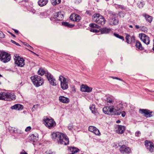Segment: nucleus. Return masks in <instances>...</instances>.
<instances>
[{"instance_id": "obj_49", "label": "nucleus", "mask_w": 154, "mask_h": 154, "mask_svg": "<svg viewBox=\"0 0 154 154\" xmlns=\"http://www.w3.org/2000/svg\"><path fill=\"white\" fill-rule=\"evenodd\" d=\"M121 114L122 116L123 117H124L126 113L125 111H122L121 113Z\"/></svg>"}, {"instance_id": "obj_62", "label": "nucleus", "mask_w": 154, "mask_h": 154, "mask_svg": "<svg viewBox=\"0 0 154 154\" xmlns=\"http://www.w3.org/2000/svg\"><path fill=\"white\" fill-rule=\"evenodd\" d=\"M51 20H52V17H51Z\"/></svg>"}, {"instance_id": "obj_43", "label": "nucleus", "mask_w": 154, "mask_h": 154, "mask_svg": "<svg viewBox=\"0 0 154 154\" xmlns=\"http://www.w3.org/2000/svg\"><path fill=\"white\" fill-rule=\"evenodd\" d=\"M119 16L120 17H123L125 15V13L121 12H119Z\"/></svg>"}, {"instance_id": "obj_8", "label": "nucleus", "mask_w": 154, "mask_h": 154, "mask_svg": "<svg viewBox=\"0 0 154 154\" xmlns=\"http://www.w3.org/2000/svg\"><path fill=\"white\" fill-rule=\"evenodd\" d=\"M119 22L117 15L115 14H112L109 17L108 22L111 25L115 26L117 25Z\"/></svg>"}, {"instance_id": "obj_24", "label": "nucleus", "mask_w": 154, "mask_h": 154, "mask_svg": "<svg viewBox=\"0 0 154 154\" xmlns=\"http://www.w3.org/2000/svg\"><path fill=\"white\" fill-rule=\"evenodd\" d=\"M69 150L70 153L69 154H74L78 152L79 150L74 147H71L69 148Z\"/></svg>"}, {"instance_id": "obj_50", "label": "nucleus", "mask_w": 154, "mask_h": 154, "mask_svg": "<svg viewBox=\"0 0 154 154\" xmlns=\"http://www.w3.org/2000/svg\"><path fill=\"white\" fill-rule=\"evenodd\" d=\"M20 154H28L24 150H23L22 151V152H20Z\"/></svg>"}, {"instance_id": "obj_34", "label": "nucleus", "mask_w": 154, "mask_h": 154, "mask_svg": "<svg viewBox=\"0 0 154 154\" xmlns=\"http://www.w3.org/2000/svg\"><path fill=\"white\" fill-rule=\"evenodd\" d=\"M89 26L91 27L99 28V26L98 25L94 23H91L89 24Z\"/></svg>"}, {"instance_id": "obj_54", "label": "nucleus", "mask_w": 154, "mask_h": 154, "mask_svg": "<svg viewBox=\"0 0 154 154\" xmlns=\"http://www.w3.org/2000/svg\"><path fill=\"white\" fill-rule=\"evenodd\" d=\"M29 51L31 52L32 53H33V54H34L36 56H38V54H36L35 53V52H33V51H31V50H29Z\"/></svg>"}, {"instance_id": "obj_28", "label": "nucleus", "mask_w": 154, "mask_h": 154, "mask_svg": "<svg viewBox=\"0 0 154 154\" xmlns=\"http://www.w3.org/2000/svg\"><path fill=\"white\" fill-rule=\"evenodd\" d=\"M135 46L138 49L143 50L144 48L143 47L141 42L139 41H136V42Z\"/></svg>"}, {"instance_id": "obj_27", "label": "nucleus", "mask_w": 154, "mask_h": 154, "mask_svg": "<svg viewBox=\"0 0 154 154\" xmlns=\"http://www.w3.org/2000/svg\"><path fill=\"white\" fill-rule=\"evenodd\" d=\"M48 2V0H38V4L40 6L43 7L46 5Z\"/></svg>"}, {"instance_id": "obj_32", "label": "nucleus", "mask_w": 154, "mask_h": 154, "mask_svg": "<svg viewBox=\"0 0 154 154\" xmlns=\"http://www.w3.org/2000/svg\"><path fill=\"white\" fill-rule=\"evenodd\" d=\"M61 1V0H52L51 3L53 5H55L57 4L60 3Z\"/></svg>"}, {"instance_id": "obj_9", "label": "nucleus", "mask_w": 154, "mask_h": 154, "mask_svg": "<svg viewBox=\"0 0 154 154\" xmlns=\"http://www.w3.org/2000/svg\"><path fill=\"white\" fill-rule=\"evenodd\" d=\"M14 58L15 64L18 66L23 67L25 64L24 59L17 54L14 55Z\"/></svg>"}, {"instance_id": "obj_55", "label": "nucleus", "mask_w": 154, "mask_h": 154, "mask_svg": "<svg viewBox=\"0 0 154 154\" xmlns=\"http://www.w3.org/2000/svg\"><path fill=\"white\" fill-rule=\"evenodd\" d=\"M112 78L113 79H118V80H121L120 78H119L117 77H112Z\"/></svg>"}, {"instance_id": "obj_20", "label": "nucleus", "mask_w": 154, "mask_h": 154, "mask_svg": "<svg viewBox=\"0 0 154 154\" xmlns=\"http://www.w3.org/2000/svg\"><path fill=\"white\" fill-rule=\"evenodd\" d=\"M90 109L91 111L96 116L98 115L99 114V113L98 112L97 109L95 107V106L94 104H92L90 106Z\"/></svg>"}, {"instance_id": "obj_13", "label": "nucleus", "mask_w": 154, "mask_h": 154, "mask_svg": "<svg viewBox=\"0 0 154 154\" xmlns=\"http://www.w3.org/2000/svg\"><path fill=\"white\" fill-rule=\"evenodd\" d=\"M139 37L142 41L147 45L149 44L150 40L149 37L144 33H140Z\"/></svg>"}, {"instance_id": "obj_44", "label": "nucleus", "mask_w": 154, "mask_h": 154, "mask_svg": "<svg viewBox=\"0 0 154 154\" xmlns=\"http://www.w3.org/2000/svg\"><path fill=\"white\" fill-rule=\"evenodd\" d=\"M25 45H26L29 49L32 50H33V48L32 47L29 45V44H26Z\"/></svg>"}, {"instance_id": "obj_36", "label": "nucleus", "mask_w": 154, "mask_h": 154, "mask_svg": "<svg viewBox=\"0 0 154 154\" xmlns=\"http://www.w3.org/2000/svg\"><path fill=\"white\" fill-rule=\"evenodd\" d=\"M114 35L117 38H118L121 39L123 41L124 40V37L121 35H119V34L117 33H114Z\"/></svg>"}, {"instance_id": "obj_6", "label": "nucleus", "mask_w": 154, "mask_h": 154, "mask_svg": "<svg viewBox=\"0 0 154 154\" xmlns=\"http://www.w3.org/2000/svg\"><path fill=\"white\" fill-rule=\"evenodd\" d=\"M43 121V123L49 129L54 128L56 125L55 122L51 118L45 117Z\"/></svg>"}, {"instance_id": "obj_30", "label": "nucleus", "mask_w": 154, "mask_h": 154, "mask_svg": "<svg viewBox=\"0 0 154 154\" xmlns=\"http://www.w3.org/2000/svg\"><path fill=\"white\" fill-rule=\"evenodd\" d=\"M133 37H131L130 35L126 34L125 37L126 41V42L130 44L132 42Z\"/></svg>"}, {"instance_id": "obj_48", "label": "nucleus", "mask_w": 154, "mask_h": 154, "mask_svg": "<svg viewBox=\"0 0 154 154\" xmlns=\"http://www.w3.org/2000/svg\"><path fill=\"white\" fill-rule=\"evenodd\" d=\"M140 133L139 131H138L135 133V134L136 136H139Z\"/></svg>"}, {"instance_id": "obj_29", "label": "nucleus", "mask_w": 154, "mask_h": 154, "mask_svg": "<svg viewBox=\"0 0 154 154\" xmlns=\"http://www.w3.org/2000/svg\"><path fill=\"white\" fill-rule=\"evenodd\" d=\"M100 31L102 34H106L109 32L111 31V29L110 28L105 27L101 29Z\"/></svg>"}, {"instance_id": "obj_45", "label": "nucleus", "mask_w": 154, "mask_h": 154, "mask_svg": "<svg viewBox=\"0 0 154 154\" xmlns=\"http://www.w3.org/2000/svg\"><path fill=\"white\" fill-rule=\"evenodd\" d=\"M86 13L87 14L91 16V11L89 10L87 11L86 12Z\"/></svg>"}, {"instance_id": "obj_42", "label": "nucleus", "mask_w": 154, "mask_h": 154, "mask_svg": "<svg viewBox=\"0 0 154 154\" xmlns=\"http://www.w3.org/2000/svg\"><path fill=\"white\" fill-rule=\"evenodd\" d=\"M74 2L75 4H78L81 2V0H74Z\"/></svg>"}, {"instance_id": "obj_53", "label": "nucleus", "mask_w": 154, "mask_h": 154, "mask_svg": "<svg viewBox=\"0 0 154 154\" xmlns=\"http://www.w3.org/2000/svg\"><path fill=\"white\" fill-rule=\"evenodd\" d=\"M46 153L47 154H53L52 152L50 151H47Z\"/></svg>"}, {"instance_id": "obj_47", "label": "nucleus", "mask_w": 154, "mask_h": 154, "mask_svg": "<svg viewBox=\"0 0 154 154\" xmlns=\"http://www.w3.org/2000/svg\"><path fill=\"white\" fill-rule=\"evenodd\" d=\"M11 42L13 43L14 44H16V45L18 46H20V45L18 43H17L15 41L13 40H11Z\"/></svg>"}, {"instance_id": "obj_60", "label": "nucleus", "mask_w": 154, "mask_h": 154, "mask_svg": "<svg viewBox=\"0 0 154 154\" xmlns=\"http://www.w3.org/2000/svg\"><path fill=\"white\" fill-rule=\"evenodd\" d=\"M129 27H130L131 28H133V26L132 25H129Z\"/></svg>"}, {"instance_id": "obj_57", "label": "nucleus", "mask_w": 154, "mask_h": 154, "mask_svg": "<svg viewBox=\"0 0 154 154\" xmlns=\"http://www.w3.org/2000/svg\"><path fill=\"white\" fill-rule=\"evenodd\" d=\"M9 32V33H10V34L12 36H13V37H16L15 35H14V34H13V33H12L10 32Z\"/></svg>"}, {"instance_id": "obj_2", "label": "nucleus", "mask_w": 154, "mask_h": 154, "mask_svg": "<svg viewBox=\"0 0 154 154\" xmlns=\"http://www.w3.org/2000/svg\"><path fill=\"white\" fill-rule=\"evenodd\" d=\"M103 110L104 113L109 115L120 114V112H118V110L114 107V106H105L103 108Z\"/></svg>"}, {"instance_id": "obj_33", "label": "nucleus", "mask_w": 154, "mask_h": 154, "mask_svg": "<svg viewBox=\"0 0 154 154\" xmlns=\"http://www.w3.org/2000/svg\"><path fill=\"white\" fill-rule=\"evenodd\" d=\"M9 131L11 132L16 133L17 128L13 127H10L9 128Z\"/></svg>"}, {"instance_id": "obj_38", "label": "nucleus", "mask_w": 154, "mask_h": 154, "mask_svg": "<svg viewBox=\"0 0 154 154\" xmlns=\"http://www.w3.org/2000/svg\"><path fill=\"white\" fill-rule=\"evenodd\" d=\"M141 30L143 31L144 32H147L148 29L145 26H142L140 27Z\"/></svg>"}, {"instance_id": "obj_41", "label": "nucleus", "mask_w": 154, "mask_h": 154, "mask_svg": "<svg viewBox=\"0 0 154 154\" xmlns=\"http://www.w3.org/2000/svg\"><path fill=\"white\" fill-rule=\"evenodd\" d=\"M31 129V128L30 126H28L26 127L25 130V131L26 132H28L30 131Z\"/></svg>"}, {"instance_id": "obj_1", "label": "nucleus", "mask_w": 154, "mask_h": 154, "mask_svg": "<svg viewBox=\"0 0 154 154\" xmlns=\"http://www.w3.org/2000/svg\"><path fill=\"white\" fill-rule=\"evenodd\" d=\"M51 136L52 139H57L59 143L65 145L69 144V138L63 134L59 132H54L51 134Z\"/></svg>"}, {"instance_id": "obj_15", "label": "nucleus", "mask_w": 154, "mask_h": 154, "mask_svg": "<svg viewBox=\"0 0 154 154\" xmlns=\"http://www.w3.org/2000/svg\"><path fill=\"white\" fill-rule=\"evenodd\" d=\"M89 131L93 133L96 135L99 136L101 134L99 130L94 126H91L88 127Z\"/></svg>"}, {"instance_id": "obj_58", "label": "nucleus", "mask_w": 154, "mask_h": 154, "mask_svg": "<svg viewBox=\"0 0 154 154\" xmlns=\"http://www.w3.org/2000/svg\"><path fill=\"white\" fill-rule=\"evenodd\" d=\"M120 122L121 121L120 120H118L116 121V123H120Z\"/></svg>"}, {"instance_id": "obj_56", "label": "nucleus", "mask_w": 154, "mask_h": 154, "mask_svg": "<svg viewBox=\"0 0 154 154\" xmlns=\"http://www.w3.org/2000/svg\"><path fill=\"white\" fill-rule=\"evenodd\" d=\"M135 27L136 29H138L140 28V27L138 25H136L135 26Z\"/></svg>"}, {"instance_id": "obj_35", "label": "nucleus", "mask_w": 154, "mask_h": 154, "mask_svg": "<svg viewBox=\"0 0 154 154\" xmlns=\"http://www.w3.org/2000/svg\"><path fill=\"white\" fill-rule=\"evenodd\" d=\"M63 24L65 26H68L69 27H72L74 26V25H71L69 23L66 22L63 23Z\"/></svg>"}, {"instance_id": "obj_7", "label": "nucleus", "mask_w": 154, "mask_h": 154, "mask_svg": "<svg viewBox=\"0 0 154 154\" xmlns=\"http://www.w3.org/2000/svg\"><path fill=\"white\" fill-rule=\"evenodd\" d=\"M59 80L60 82V86L63 90H66L68 87L69 79L62 75L59 77Z\"/></svg>"}, {"instance_id": "obj_10", "label": "nucleus", "mask_w": 154, "mask_h": 154, "mask_svg": "<svg viewBox=\"0 0 154 154\" xmlns=\"http://www.w3.org/2000/svg\"><path fill=\"white\" fill-rule=\"evenodd\" d=\"M10 55L4 52H0V59L4 63L9 61L11 59Z\"/></svg>"}, {"instance_id": "obj_3", "label": "nucleus", "mask_w": 154, "mask_h": 154, "mask_svg": "<svg viewBox=\"0 0 154 154\" xmlns=\"http://www.w3.org/2000/svg\"><path fill=\"white\" fill-rule=\"evenodd\" d=\"M92 19L94 22L101 25H103L105 23L106 20L104 17L99 13L93 14Z\"/></svg>"}, {"instance_id": "obj_25", "label": "nucleus", "mask_w": 154, "mask_h": 154, "mask_svg": "<svg viewBox=\"0 0 154 154\" xmlns=\"http://www.w3.org/2000/svg\"><path fill=\"white\" fill-rule=\"evenodd\" d=\"M62 16L61 12H59L54 14V17L57 20H62Z\"/></svg>"}, {"instance_id": "obj_52", "label": "nucleus", "mask_w": 154, "mask_h": 154, "mask_svg": "<svg viewBox=\"0 0 154 154\" xmlns=\"http://www.w3.org/2000/svg\"><path fill=\"white\" fill-rule=\"evenodd\" d=\"M13 29L14 30V31L17 34H18V33L19 31L18 30L14 29Z\"/></svg>"}, {"instance_id": "obj_11", "label": "nucleus", "mask_w": 154, "mask_h": 154, "mask_svg": "<svg viewBox=\"0 0 154 154\" xmlns=\"http://www.w3.org/2000/svg\"><path fill=\"white\" fill-rule=\"evenodd\" d=\"M119 150L122 154H129L131 152L130 148L126 146L125 145L120 146Z\"/></svg>"}, {"instance_id": "obj_26", "label": "nucleus", "mask_w": 154, "mask_h": 154, "mask_svg": "<svg viewBox=\"0 0 154 154\" xmlns=\"http://www.w3.org/2000/svg\"><path fill=\"white\" fill-rule=\"evenodd\" d=\"M38 139V135L37 134H32L30 136V139L33 142H35Z\"/></svg>"}, {"instance_id": "obj_17", "label": "nucleus", "mask_w": 154, "mask_h": 154, "mask_svg": "<svg viewBox=\"0 0 154 154\" xmlns=\"http://www.w3.org/2000/svg\"><path fill=\"white\" fill-rule=\"evenodd\" d=\"M70 18L73 21L79 22L81 19V17L78 14L73 13L70 15Z\"/></svg>"}, {"instance_id": "obj_40", "label": "nucleus", "mask_w": 154, "mask_h": 154, "mask_svg": "<svg viewBox=\"0 0 154 154\" xmlns=\"http://www.w3.org/2000/svg\"><path fill=\"white\" fill-rule=\"evenodd\" d=\"M90 31L92 32H94L97 33L99 32V30H97L96 29H91L90 30Z\"/></svg>"}, {"instance_id": "obj_37", "label": "nucleus", "mask_w": 154, "mask_h": 154, "mask_svg": "<svg viewBox=\"0 0 154 154\" xmlns=\"http://www.w3.org/2000/svg\"><path fill=\"white\" fill-rule=\"evenodd\" d=\"M107 103H112L113 102V100L112 98H110V97H108L107 98Z\"/></svg>"}, {"instance_id": "obj_39", "label": "nucleus", "mask_w": 154, "mask_h": 154, "mask_svg": "<svg viewBox=\"0 0 154 154\" xmlns=\"http://www.w3.org/2000/svg\"><path fill=\"white\" fill-rule=\"evenodd\" d=\"M17 131H16V133L19 134H23V131L22 130L19 129H17V130H16Z\"/></svg>"}, {"instance_id": "obj_31", "label": "nucleus", "mask_w": 154, "mask_h": 154, "mask_svg": "<svg viewBox=\"0 0 154 154\" xmlns=\"http://www.w3.org/2000/svg\"><path fill=\"white\" fill-rule=\"evenodd\" d=\"M38 75H43L44 74H45L46 75L47 73H48L44 69L41 68L38 71Z\"/></svg>"}, {"instance_id": "obj_46", "label": "nucleus", "mask_w": 154, "mask_h": 154, "mask_svg": "<svg viewBox=\"0 0 154 154\" xmlns=\"http://www.w3.org/2000/svg\"><path fill=\"white\" fill-rule=\"evenodd\" d=\"M4 35L2 32L0 31V38H4Z\"/></svg>"}, {"instance_id": "obj_19", "label": "nucleus", "mask_w": 154, "mask_h": 154, "mask_svg": "<svg viewBox=\"0 0 154 154\" xmlns=\"http://www.w3.org/2000/svg\"><path fill=\"white\" fill-rule=\"evenodd\" d=\"M117 126L116 132L119 134H122L124 133L125 129V127L120 125H118Z\"/></svg>"}, {"instance_id": "obj_5", "label": "nucleus", "mask_w": 154, "mask_h": 154, "mask_svg": "<svg viewBox=\"0 0 154 154\" xmlns=\"http://www.w3.org/2000/svg\"><path fill=\"white\" fill-rule=\"evenodd\" d=\"M30 78L33 84L37 87L42 85L44 83L43 79L38 75L31 76Z\"/></svg>"}, {"instance_id": "obj_22", "label": "nucleus", "mask_w": 154, "mask_h": 154, "mask_svg": "<svg viewBox=\"0 0 154 154\" xmlns=\"http://www.w3.org/2000/svg\"><path fill=\"white\" fill-rule=\"evenodd\" d=\"M142 16L145 17L146 20L149 23H151L152 22L153 19L152 17L145 13L143 14Z\"/></svg>"}, {"instance_id": "obj_12", "label": "nucleus", "mask_w": 154, "mask_h": 154, "mask_svg": "<svg viewBox=\"0 0 154 154\" xmlns=\"http://www.w3.org/2000/svg\"><path fill=\"white\" fill-rule=\"evenodd\" d=\"M139 112L141 114H143L144 116L146 118L150 117L152 116V111L146 109H140Z\"/></svg>"}, {"instance_id": "obj_18", "label": "nucleus", "mask_w": 154, "mask_h": 154, "mask_svg": "<svg viewBox=\"0 0 154 154\" xmlns=\"http://www.w3.org/2000/svg\"><path fill=\"white\" fill-rule=\"evenodd\" d=\"M92 90V88L89 87L85 85H82L81 86V90L82 92H90Z\"/></svg>"}, {"instance_id": "obj_16", "label": "nucleus", "mask_w": 154, "mask_h": 154, "mask_svg": "<svg viewBox=\"0 0 154 154\" xmlns=\"http://www.w3.org/2000/svg\"><path fill=\"white\" fill-rule=\"evenodd\" d=\"M45 76L49 81L50 83L52 85H57L55 80L53 78V76L50 73H47Z\"/></svg>"}, {"instance_id": "obj_14", "label": "nucleus", "mask_w": 154, "mask_h": 154, "mask_svg": "<svg viewBox=\"0 0 154 154\" xmlns=\"http://www.w3.org/2000/svg\"><path fill=\"white\" fill-rule=\"evenodd\" d=\"M145 145L147 149L151 152H154V146L152 142L148 140L145 141Z\"/></svg>"}, {"instance_id": "obj_4", "label": "nucleus", "mask_w": 154, "mask_h": 154, "mask_svg": "<svg viewBox=\"0 0 154 154\" xmlns=\"http://www.w3.org/2000/svg\"><path fill=\"white\" fill-rule=\"evenodd\" d=\"M16 99L15 95L13 93L1 92L0 93V100L7 101H11Z\"/></svg>"}, {"instance_id": "obj_21", "label": "nucleus", "mask_w": 154, "mask_h": 154, "mask_svg": "<svg viewBox=\"0 0 154 154\" xmlns=\"http://www.w3.org/2000/svg\"><path fill=\"white\" fill-rule=\"evenodd\" d=\"M11 109H16L17 110H21L23 108V106L19 104H15L11 107Z\"/></svg>"}, {"instance_id": "obj_23", "label": "nucleus", "mask_w": 154, "mask_h": 154, "mask_svg": "<svg viewBox=\"0 0 154 154\" xmlns=\"http://www.w3.org/2000/svg\"><path fill=\"white\" fill-rule=\"evenodd\" d=\"M59 100L60 102L64 103H68L69 101V98L63 96H60Z\"/></svg>"}, {"instance_id": "obj_59", "label": "nucleus", "mask_w": 154, "mask_h": 154, "mask_svg": "<svg viewBox=\"0 0 154 154\" xmlns=\"http://www.w3.org/2000/svg\"><path fill=\"white\" fill-rule=\"evenodd\" d=\"M153 47L152 48V50L154 51V39L153 40Z\"/></svg>"}, {"instance_id": "obj_61", "label": "nucleus", "mask_w": 154, "mask_h": 154, "mask_svg": "<svg viewBox=\"0 0 154 154\" xmlns=\"http://www.w3.org/2000/svg\"><path fill=\"white\" fill-rule=\"evenodd\" d=\"M24 1H25V2H27V0H25Z\"/></svg>"}, {"instance_id": "obj_51", "label": "nucleus", "mask_w": 154, "mask_h": 154, "mask_svg": "<svg viewBox=\"0 0 154 154\" xmlns=\"http://www.w3.org/2000/svg\"><path fill=\"white\" fill-rule=\"evenodd\" d=\"M118 7H119V8H121L122 9H124V7L122 5H119L118 6Z\"/></svg>"}]
</instances>
